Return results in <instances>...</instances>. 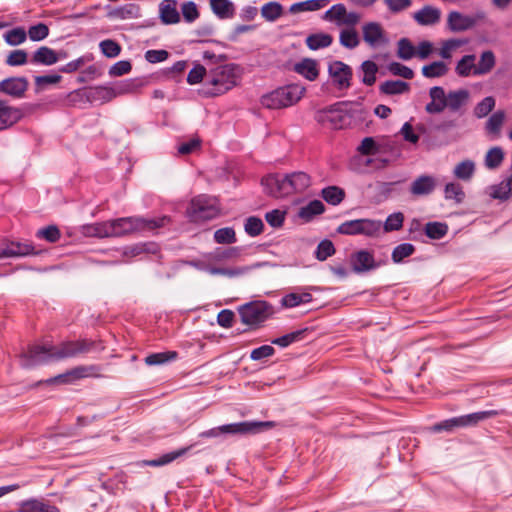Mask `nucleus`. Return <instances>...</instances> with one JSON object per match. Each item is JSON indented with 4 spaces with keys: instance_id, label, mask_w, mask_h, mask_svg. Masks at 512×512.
Listing matches in <instances>:
<instances>
[{
    "instance_id": "1",
    "label": "nucleus",
    "mask_w": 512,
    "mask_h": 512,
    "mask_svg": "<svg viewBox=\"0 0 512 512\" xmlns=\"http://www.w3.org/2000/svg\"><path fill=\"white\" fill-rule=\"evenodd\" d=\"M102 350H104V346L101 342L89 339L64 341L56 346L33 344L28 347L27 351L19 354V361L21 367L29 369L38 365L76 357L79 354Z\"/></svg>"
},
{
    "instance_id": "2",
    "label": "nucleus",
    "mask_w": 512,
    "mask_h": 512,
    "mask_svg": "<svg viewBox=\"0 0 512 512\" xmlns=\"http://www.w3.org/2000/svg\"><path fill=\"white\" fill-rule=\"evenodd\" d=\"M261 184L265 191L273 197L282 198L303 193L311 185V177L304 171L287 174H269L262 178Z\"/></svg>"
},
{
    "instance_id": "3",
    "label": "nucleus",
    "mask_w": 512,
    "mask_h": 512,
    "mask_svg": "<svg viewBox=\"0 0 512 512\" xmlns=\"http://www.w3.org/2000/svg\"><path fill=\"white\" fill-rule=\"evenodd\" d=\"M239 66L234 63L211 69L206 76L201 93L205 97H215L226 93L237 85Z\"/></svg>"
},
{
    "instance_id": "4",
    "label": "nucleus",
    "mask_w": 512,
    "mask_h": 512,
    "mask_svg": "<svg viewBox=\"0 0 512 512\" xmlns=\"http://www.w3.org/2000/svg\"><path fill=\"white\" fill-rule=\"evenodd\" d=\"M306 88L299 84L279 87L261 97V104L268 109H282L293 106L304 95Z\"/></svg>"
},
{
    "instance_id": "5",
    "label": "nucleus",
    "mask_w": 512,
    "mask_h": 512,
    "mask_svg": "<svg viewBox=\"0 0 512 512\" xmlns=\"http://www.w3.org/2000/svg\"><path fill=\"white\" fill-rule=\"evenodd\" d=\"M275 426L272 421H242L230 424H224L218 427L211 428L199 434L201 438H216L221 435H248L257 434L262 431L268 430Z\"/></svg>"
},
{
    "instance_id": "6",
    "label": "nucleus",
    "mask_w": 512,
    "mask_h": 512,
    "mask_svg": "<svg viewBox=\"0 0 512 512\" xmlns=\"http://www.w3.org/2000/svg\"><path fill=\"white\" fill-rule=\"evenodd\" d=\"M238 313L243 324L257 329L275 314V309L265 300H254L239 306Z\"/></svg>"
},
{
    "instance_id": "7",
    "label": "nucleus",
    "mask_w": 512,
    "mask_h": 512,
    "mask_svg": "<svg viewBox=\"0 0 512 512\" xmlns=\"http://www.w3.org/2000/svg\"><path fill=\"white\" fill-rule=\"evenodd\" d=\"M346 102H338L327 108L320 109L315 114V120L322 125L338 130L351 125L353 115L346 109Z\"/></svg>"
},
{
    "instance_id": "8",
    "label": "nucleus",
    "mask_w": 512,
    "mask_h": 512,
    "mask_svg": "<svg viewBox=\"0 0 512 512\" xmlns=\"http://www.w3.org/2000/svg\"><path fill=\"white\" fill-rule=\"evenodd\" d=\"M220 209L216 198L199 195L193 198L187 208V216L192 222L212 220L219 215Z\"/></svg>"
},
{
    "instance_id": "9",
    "label": "nucleus",
    "mask_w": 512,
    "mask_h": 512,
    "mask_svg": "<svg viewBox=\"0 0 512 512\" xmlns=\"http://www.w3.org/2000/svg\"><path fill=\"white\" fill-rule=\"evenodd\" d=\"M382 229V222L369 218H360L349 220L341 223L336 232L341 235L347 236H366L376 237L380 234Z\"/></svg>"
},
{
    "instance_id": "10",
    "label": "nucleus",
    "mask_w": 512,
    "mask_h": 512,
    "mask_svg": "<svg viewBox=\"0 0 512 512\" xmlns=\"http://www.w3.org/2000/svg\"><path fill=\"white\" fill-rule=\"evenodd\" d=\"M132 80L119 84L116 88L106 84L87 88L89 105L104 104L110 102L118 95L128 93L131 90Z\"/></svg>"
},
{
    "instance_id": "11",
    "label": "nucleus",
    "mask_w": 512,
    "mask_h": 512,
    "mask_svg": "<svg viewBox=\"0 0 512 512\" xmlns=\"http://www.w3.org/2000/svg\"><path fill=\"white\" fill-rule=\"evenodd\" d=\"M386 260L378 261L373 252L367 249H361L350 255V265L352 271L356 274H364L374 271L386 264Z\"/></svg>"
},
{
    "instance_id": "12",
    "label": "nucleus",
    "mask_w": 512,
    "mask_h": 512,
    "mask_svg": "<svg viewBox=\"0 0 512 512\" xmlns=\"http://www.w3.org/2000/svg\"><path fill=\"white\" fill-rule=\"evenodd\" d=\"M328 74L338 90H347L351 87L353 71L346 63L339 60L331 62L328 66Z\"/></svg>"
},
{
    "instance_id": "13",
    "label": "nucleus",
    "mask_w": 512,
    "mask_h": 512,
    "mask_svg": "<svg viewBox=\"0 0 512 512\" xmlns=\"http://www.w3.org/2000/svg\"><path fill=\"white\" fill-rule=\"evenodd\" d=\"M363 40L371 48L384 47L389 43L384 29L378 22H368L362 27Z\"/></svg>"
},
{
    "instance_id": "14",
    "label": "nucleus",
    "mask_w": 512,
    "mask_h": 512,
    "mask_svg": "<svg viewBox=\"0 0 512 512\" xmlns=\"http://www.w3.org/2000/svg\"><path fill=\"white\" fill-rule=\"evenodd\" d=\"M3 246H5L6 249L3 254L6 255L7 258L35 256L43 252V250L37 249L29 241L21 242L5 238L3 239Z\"/></svg>"
},
{
    "instance_id": "15",
    "label": "nucleus",
    "mask_w": 512,
    "mask_h": 512,
    "mask_svg": "<svg viewBox=\"0 0 512 512\" xmlns=\"http://www.w3.org/2000/svg\"><path fill=\"white\" fill-rule=\"evenodd\" d=\"M29 87V81L26 77H8L0 81V93L8 95L14 99H21L25 96Z\"/></svg>"
},
{
    "instance_id": "16",
    "label": "nucleus",
    "mask_w": 512,
    "mask_h": 512,
    "mask_svg": "<svg viewBox=\"0 0 512 512\" xmlns=\"http://www.w3.org/2000/svg\"><path fill=\"white\" fill-rule=\"evenodd\" d=\"M477 24V17L464 15L458 11H451L447 17V27L451 32H464Z\"/></svg>"
},
{
    "instance_id": "17",
    "label": "nucleus",
    "mask_w": 512,
    "mask_h": 512,
    "mask_svg": "<svg viewBox=\"0 0 512 512\" xmlns=\"http://www.w3.org/2000/svg\"><path fill=\"white\" fill-rule=\"evenodd\" d=\"M431 101L426 104L425 111L428 114H439L447 108L448 93L441 86H433L429 90Z\"/></svg>"
},
{
    "instance_id": "18",
    "label": "nucleus",
    "mask_w": 512,
    "mask_h": 512,
    "mask_svg": "<svg viewBox=\"0 0 512 512\" xmlns=\"http://www.w3.org/2000/svg\"><path fill=\"white\" fill-rule=\"evenodd\" d=\"M22 109L10 106L7 101L0 100V131L7 129L23 118Z\"/></svg>"
},
{
    "instance_id": "19",
    "label": "nucleus",
    "mask_w": 512,
    "mask_h": 512,
    "mask_svg": "<svg viewBox=\"0 0 512 512\" xmlns=\"http://www.w3.org/2000/svg\"><path fill=\"white\" fill-rule=\"evenodd\" d=\"M437 186V181L434 176L431 175H420L415 178L411 183L409 192L413 196H428L432 194Z\"/></svg>"
},
{
    "instance_id": "20",
    "label": "nucleus",
    "mask_w": 512,
    "mask_h": 512,
    "mask_svg": "<svg viewBox=\"0 0 512 512\" xmlns=\"http://www.w3.org/2000/svg\"><path fill=\"white\" fill-rule=\"evenodd\" d=\"M159 17L163 24L171 25L180 21L176 0H162L159 4Z\"/></svg>"
},
{
    "instance_id": "21",
    "label": "nucleus",
    "mask_w": 512,
    "mask_h": 512,
    "mask_svg": "<svg viewBox=\"0 0 512 512\" xmlns=\"http://www.w3.org/2000/svg\"><path fill=\"white\" fill-rule=\"evenodd\" d=\"M441 10L426 5L413 14V19L421 26H432L440 21Z\"/></svg>"
},
{
    "instance_id": "22",
    "label": "nucleus",
    "mask_w": 512,
    "mask_h": 512,
    "mask_svg": "<svg viewBox=\"0 0 512 512\" xmlns=\"http://www.w3.org/2000/svg\"><path fill=\"white\" fill-rule=\"evenodd\" d=\"M499 415L497 410H486L457 416L460 428L475 427L480 422Z\"/></svg>"
},
{
    "instance_id": "23",
    "label": "nucleus",
    "mask_w": 512,
    "mask_h": 512,
    "mask_svg": "<svg viewBox=\"0 0 512 512\" xmlns=\"http://www.w3.org/2000/svg\"><path fill=\"white\" fill-rule=\"evenodd\" d=\"M293 71L308 81H315L319 76L318 62L312 58H304L294 64Z\"/></svg>"
},
{
    "instance_id": "24",
    "label": "nucleus",
    "mask_w": 512,
    "mask_h": 512,
    "mask_svg": "<svg viewBox=\"0 0 512 512\" xmlns=\"http://www.w3.org/2000/svg\"><path fill=\"white\" fill-rule=\"evenodd\" d=\"M189 449H190V447H182L180 449L167 452L155 459L143 460L141 462V464H142V466H152V467L165 466V465L172 463L176 459L184 456L188 452Z\"/></svg>"
},
{
    "instance_id": "25",
    "label": "nucleus",
    "mask_w": 512,
    "mask_h": 512,
    "mask_svg": "<svg viewBox=\"0 0 512 512\" xmlns=\"http://www.w3.org/2000/svg\"><path fill=\"white\" fill-rule=\"evenodd\" d=\"M213 14L219 19H231L235 15V5L230 0H209Z\"/></svg>"
},
{
    "instance_id": "26",
    "label": "nucleus",
    "mask_w": 512,
    "mask_h": 512,
    "mask_svg": "<svg viewBox=\"0 0 512 512\" xmlns=\"http://www.w3.org/2000/svg\"><path fill=\"white\" fill-rule=\"evenodd\" d=\"M16 512H60V510L56 506L31 498L19 502V508Z\"/></svg>"
},
{
    "instance_id": "27",
    "label": "nucleus",
    "mask_w": 512,
    "mask_h": 512,
    "mask_svg": "<svg viewBox=\"0 0 512 512\" xmlns=\"http://www.w3.org/2000/svg\"><path fill=\"white\" fill-rule=\"evenodd\" d=\"M410 91V84L403 80H386L379 85L380 94L387 96L402 95Z\"/></svg>"
},
{
    "instance_id": "28",
    "label": "nucleus",
    "mask_w": 512,
    "mask_h": 512,
    "mask_svg": "<svg viewBox=\"0 0 512 512\" xmlns=\"http://www.w3.org/2000/svg\"><path fill=\"white\" fill-rule=\"evenodd\" d=\"M30 63L34 65L51 66L57 63L55 50L48 46L39 47L32 55Z\"/></svg>"
},
{
    "instance_id": "29",
    "label": "nucleus",
    "mask_w": 512,
    "mask_h": 512,
    "mask_svg": "<svg viewBox=\"0 0 512 512\" xmlns=\"http://www.w3.org/2000/svg\"><path fill=\"white\" fill-rule=\"evenodd\" d=\"M470 98V93L466 89L452 90L448 92L447 108L452 112H458L465 106Z\"/></svg>"
},
{
    "instance_id": "30",
    "label": "nucleus",
    "mask_w": 512,
    "mask_h": 512,
    "mask_svg": "<svg viewBox=\"0 0 512 512\" xmlns=\"http://www.w3.org/2000/svg\"><path fill=\"white\" fill-rule=\"evenodd\" d=\"M87 88H78L67 93L64 97V104L68 107L85 108L89 105Z\"/></svg>"
},
{
    "instance_id": "31",
    "label": "nucleus",
    "mask_w": 512,
    "mask_h": 512,
    "mask_svg": "<svg viewBox=\"0 0 512 512\" xmlns=\"http://www.w3.org/2000/svg\"><path fill=\"white\" fill-rule=\"evenodd\" d=\"M320 195L329 205L337 206L345 199L346 193L343 188L331 185L324 187Z\"/></svg>"
},
{
    "instance_id": "32",
    "label": "nucleus",
    "mask_w": 512,
    "mask_h": 512,
    "mask_svg": "<svg viewBox=\"0 0 512 512\" xmlns=\"http://www.w3.org/2000/svg\"><path fill=\"white\" fill-rule=\"evenodd\" d=\"M309 328H302L290 333H287L281 337H277L271 340V343L281 348H286L293 343L299 342L304 339L308 333Z\"/></svg>"
},
{
    "instance_id": "33",
    "label": "nucleus",
    "mask_w": 512,
    "mask_h": 512,
    "mask_svg": "<svg viewBox=\"0 0 512 512\" xmlns=\"http://www.w3.org/2000/svg\"><path fill=\"white\" fill-rule=\"evenodd\" d=\"M512 194V172L511 174L499 184L491 187V197L501 201H506Z\"/></svg>"
},
{
    "instance_id": "34",
    "label": "nucleus",
    "mask_w": 512,
    "mask_h": 512,
    "mask_svg": "<svg viewBox=\"0 0 512 512\" xmlns=\"http://www.w3.org/2000/svg\"><path fill=\"white\" fill-rule=\"evenodd\" d=\"M495 63V55L491 50L482 52L478 64L475 65L474 76L488 74L494 68Z\"/></svg>"
},
{
    "instance_id": "35",
    "label": "nucleus",
    "mask_w": 512,
    "mask_h": 512,
    "mask_svg": "<svg viewBox=\"0 0 512 512\" xmlns=\"http://www.w3.org/2000/svg\"><path fill=\"white\" fill-rule=\"evenodd\" d=\"M313 297L308 292L303 293H289L281 298V305L284 308H294L301 304H307L312 302Z\"/></svg>"
},
{
    "instance_id": "36",
    "label": "nucleus",
    "mask_w": 512,
    "mask_h": 512,
    "mask_svg": "<svg viewBox=\"0 0 512 512\" xmlns=\"http://www.w3.org/2000/svg\"><path fill=\"white\" fill-rule=\"evenodd\" d=\"M251 270L248 266H242V267H230V268H224V267H215V266H207L205 268V271L211 275H222L228 278H235L242 276L249 272Z\"/></svg>"
},
{
    "instance_id": "37",
    "label": "nucleus",
    "mask_w": 512,
    "mask_h": 512,
    "mask_svg": "<svg viewBox=\"0 0 512 512\" xmlns=\"http://www.w3.org/2000/svg\"><path fill=\"white\" fill-rule=\"evenodd\" d=\"M476 56L474 54L464 55L456 64L455 72L459 77L474 76Z\"/></svg>"
},
{
    "instance_id": "38",
    "label": "nucleus",
    "mask_w": 512,
    "mask_h": 512,
    "mask_svg": "<svg viewBox=\"0 0 512 512\" xmlns=\"http://www.w3.org/2000/svg\"><path fill=\"white\" fill-rule=\"evenodd\" d=\"M306 45L310 50H319L329 47L333 42V37L327 33H314L306 38Z\"/></svg>"
},
{
    "instance_id": "39",
    "label": "nucleus",
    "mask_w": 512,
    "mask_h": 512,
    "mask_svg": "<svg viewBox=\"0 0 512 512\" xmlns=\"http://www.w3.org/2000/svg\"><path fill=\"white\" fill-rule=\"evenodd\" d=\"M329 3V0H306L294 3L290 6V13H299L304 11H317L324 8Z\"/></svg>"
},
{
    "instance_id": "40",
    "label": "nucleus",
    "mask_w": 512,
    "mask_h": 512,
    "mask_svg": "<svg viewBox=\"0 0 512 512\" xmlns=\"http://www.w3.org/2000/svg\"><path fill=\"white\" fill-rule=\"evenodd\" d=\"M504 151L500 146L490 148L485 156L484 165L489 170L499 168L504 160Z\"/></svg>"
},
{
    "instance_id": "41",
    "label": "nucleus",
    "mask_w": 512,
    "mask_h": 512,
    "mask_svg": "<svg viewBox=\"0 0 512 512\" xmlns=\"http://www.w3.org/2000/svg\"><path fill=\"white\" fill-rule=\"evenodd\" d=\"M448 225L445 222H428L424 227L425 235L432 240H440L448 233Z\"/></svg>"
},
{
    "instance_id": "42",
    "label": "nucleus",
    "mask_w": 512,
    "mask_h": 512,
    "mask_svg": "<svg viewBox=\"0 0 512 512\" xmlns=\"http://www.w3.org/2000/svg\"><path fill=\"white\" fill-rule=\"evenodd\" d=\"M325 206L320 200H312L307 205L303 206L299 210V217L310 221L314 216L324 213Z\"/></svg>"
},
{
    "instance_id": "43",
    "label": "nucleus",
    "mask_w": 512,
    "mask_h": 512,
    "mask_svg": "<svg viewBox=\"0 0 512 512\" xmlns=\"http://www.w3.org/2000/svg\"><path fill=\"white\" fill-rule=\"evenodd\" d=\"M475 173V163L470 160L466 159L464 161H461L458 163L453 170V175L462 181H468L470 180Z\"/></svg>"
},
{
    "instance_id": "44",
    "label": "nucleus",
    "mask_w": 512,
    "mask_h": 512,
    "mask_svg": "<svg viewBox=\"0 0 512 512\" xmlns=\"http://www.w3.org/2000/svg\"><path fill=\"white\" fill-rule=\"evenodd\" d=\"M449 68L443 61H434L422 67V75L426 78H439L447 74Z\"/></svg>"
},
{
    "instance_id": "45",
    "label": "nucleus",
    "mask_w": 512,
    "mask_h": 512,
    "mask_svg": "<svg viewBox=\"0 0 512 512\" xmlns=\"http://www.w3.org/2000/svg\"><path fill=\"white\" fill-rule=\"evenodd\" d=\"M397 57L403 61L416 57V47L409 38H400L397 42Z\"/></svg>"
},
{
    "instance_id": "46",
    "label": "nucleus",
    "mask_w": 512,
    "mask_h": 512,
    "mask_svg": "<svg viewBox=\"0 0 512 512\" xmlns=\"http://www.w3.org/2000/svg\"><path fill=\"white\" fill-rule=\"evenodd\" d=\"M283 14V6L277 1H270L261 8V15L269 22H274Z\"/></svg>"
},
{
    "instance_id": "47",
    "label": "nucleus",
    "mask_w": 512,
    "mask_h": 512,
    "mask_svg": "<svg viewBox=\"0 0 512 512\" xmlns=\"http://www.w3.org/2000/svg\"><path fill=\"white\" fill-rule=\"evenodd\" d=\"M444 198L454 200L456 204H461L465 199V192L459 183L450 182L445 185Z\"/></svg>"
},
{
    "instance_id": "48",
    "label": "nucleus",
    "mask_w": 512,
    "mask_h": 512,
    "mask_svg": "<svg viewBox=\"0 0 512 512\" xmlns=\"http://www.w3.org/2000/svg\"><path fill=\"white\" fill-rule=\"evenodd\" d=\"M86 233L89 236L105 238V237H114L113 235V227L111 225V221L96 223L94 225L88 226L86 229Z\"/></svg>"
},
{
    "instance_id": "49",
    "label": "nucleus",
    "mask_w": 512,
    "mask_h": 512,
    "mask_svg": "<svg viewBox=\"0 0 512 512\" xmlns=\"http://www.w3.org/2000/svg\"><path fill=\"white\" fill-rule=\"evenodd\" d=\"M176 351L153 353L145 357V363L149 366L161 365L177 359Z\"/></svg>"
},
{
    "instance_id": "50",
    "label": "nucleus",
    "mask_w": 512,
    "mask_h": 512,
    "mask_svg": "<svg viewBox=\"0 0 512 512\" xmlns=\"http://www.w3.org/2000/svg\"><path fill=\"white\" fill-rule=\"evenodd\" d=\"M92 60H93V54L87 53V54H84V55L66 63L65 65L60 66L58 68V71L61 73H66V74L74 73V72L78 71L83 65H85L86 63H88Z\"/></svg>"
},
{
    "instance_id": "51",
    "label": "nucleus",
    "mask_w": 512,
    "mask_h": 512,
    "mask_svg": "<svg viewBox=\"0 0 512 512\" xmlns=\"http://www.w3.org/2000/svg\"><path fill=\"white\" fill-rule=\"evenodd\" d=\"M415 250H416V248L413 244L407 243V242L401 243V244L397 245L396 247H394L392 254H391V259L395 264H399L405 258L414 254Z\"/></svg>"
},
{
    "instance_id": "52",
    "label": "nucleus",
    "mask_w": 512,
    "mask_h": 512,
    "mask_svg": "<svg viewBox=\"0 0 512 512\" xmlns=\"http://www.w3.org/2000/svg\"><path fill=\"white\" fill-rule=\"evenodd\" d=\"M467 43L466 39H458V38H451L448 40H445L442 43L439 55L443 59H451L452 58V52L456 50L457 48L465 45Z\"/></svg>"
},
{
    "instance_id": "53",
    "label": "nucleus",
    "mask_w": 512,
    "mask_h": 512,
    "mask_svg": "<svg viewBox=\"0 0 512 512\" xmlns=\"http://www.w3.org/2000/svg\"><path fill=\"white\" fill-rule=\"evenodd\" d=\"M35 237L44 239L49 243H56L61 237V232L56 225H48L38 229L35 233Z\"/></svg>"
},
{
    "instance_id": "54",
    "label": "nucleus",
    "mask_w": 512,
    "mask_h": 512,
    "mask_svg": "<svg viewBox=\"0 0 512 512\" xmlns=\"http://www.w3.org/2000/svg\"><path fill=\"white\" fill-rule=\"evenodd\" d=\"M346 11L347 9L344 4H335L324 13L323 19L326 21L335 22L337 26H341V21L344 18Z\"/></svg>"
},
{
    "instance_id": "55",
    "label": "nucleus",
    "mask_w": 512,
    "mask_h": 512,
    "mask_svg": "<svg viewBox=\"0 0 512 512\" xmlns=\"http://www.w3.org/2000/svg\"><path fill=\"white\" fill-rule=\"evenodd\" d=\"M336 252L333 242L329 239H324L319 242L315 250V258L319 261H325L327 258L334 255Z\"/></svg>"
},
{
    "instance_id": "56",
    "label": "nucleus",
    "mask_w": 512,
    "mask_h": 512,
    "mask_svg": "<svg viewBox=\"0 0 512 512\" xmlns=\"http://www.w3.org/2000/svg\"><path fill=\"white\" fill-rule=\"evenodd\" d=\"M340 44L348 49H354L359 45V37L355 29H343L339 36Z\"/></svg>"
},
{
    "instance_id": "57",
    "label": "nucleus",
    "mask_w": 512,
    "mask_h": 512,
    "mask_svg": "<svg viewBox=\"0 0 512 512\" xmlns=\"http://www.w3.org/2000/svg\"><path fill=\"white\" fill-rule=\"evenodd\" d=\"M114 237H120L134 229L132 218H118L111 221Z\"/></svg>"
},
{
    "instance_id": "58",
    "label": "nucleus",
    "mask_w": 512,
    "mask_h": 512,
    "mask_svg": "<svg viewBox=\"0 0 512 512\" xmlns=\"http://www.w3.org/2000/svg\"><path fill=\"white\" fill-rule=\"evenodd\" d=\"M361 70L364 73L362 82L367 86L373 85L376 81V73L378 72L376 63L371 60H366L361 64Z\"/></svg>"
},
{
    "instance_id": "59",
    "label": "nucleus",
    "mask_w": 512,
    "mask_h": 512,
    "mask_svg": "<svg viewBox=\"0 0 512 512\" xmlns=\"http://www.w3.org/2000/svg\"><path fill=\"white\" fill-rule=\"evenodd\" d=\"M404 222V215L402 212H395L386 218V221L382 223L384 232L398 231L402 228Z\"/></svg>"
},
{
    "instance_id": "60",
    "label": "nucleus",
    "mask_w": 512,
    "mask_h": 512,
    "mask_svg": "<svg viewBox=\"0 0 512 512\" xmlns=\"http://www.w3.org/2000/svg\"><path fill=\"white\" fill-rule=\"evenodd\" d=\"M213 237L218 244H233L237 241L235 230L232 227L217 229Z\"/></svg>"
},
{
    "instance_id": "61",
    "label": "nucleus",
    "mask_w": 512,
    "mask_h": 512,
    "mask_svg": "<svg viewBox=\"0 0 512 512\" xmlns=\"http://www.w3.org/2000/svg\"><path fill=\"white\" fill-rule=\"evenodd\" d=\"M27 38V33L23 28L17 27L7 31L4 34L6 43L10 46L22 44Z\"/></svg>"
},
{
    "instance_id": "62",
    "label": "nucleus",
    "mask_w": 512,
    "mask_h": 512,
    "mask_svg": "<svg viewBox=\"0 0 512 512\" xmlns=\"http://www.w3.org/2000/svg\"><path fill=\"white\" fill-rule=\"evenodd\" d=\"M181 13L184 21L187 23H193L200 16L198 7L194 1L183 2L181 5Z\"/></svg>"
},
{
    "instance_id": "63",
    "label": "nucleus",
    "mask_w": 512,
    "mask_h": 512,
    "mask_svg": "<svg viewBox=\"0 0 512 512\" xmlns=\"http://www.w3.org/2000/svg\"><path fill=\"white\" fill-rule=\"evenodd\" d=\"M495 107V99L492 96L483 98L474 108V115L481 119L486 117Z\"/></svg>"
},
{
    "instance_id": "64",
    "label": "nucleus",
    "mask_w": 512,
    "mask_h": 512,
    "mask_svg": "<svg viewBox=\"0 0 512 512\" xmlns=\"http://www.w3.org/2000/svg\"><path fill=\"white\" fill-rule=\"evenodd\" d=\"M264 224L263 221L256 216H250L246 219L244 224V230L245 232L251 236L256 237L260 235L263 231Z\"/></svg>"
}]
</instances>
